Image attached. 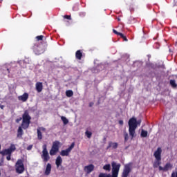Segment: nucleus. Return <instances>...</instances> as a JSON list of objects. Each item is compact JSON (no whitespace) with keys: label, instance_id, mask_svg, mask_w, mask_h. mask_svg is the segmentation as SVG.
Listing matches in <instances>:
<instances>
[{"label":"nucleus","instance_id":"obj_47","mask_svg":"<svg viewBox=\"0 0 177 177\" xmlns=\"http://www.w3.org/2000/svg\"><path fill=\"white\" fill-rule=\"evenodd\" d=\"M118 21H120V19H118Z\"/></svg>","mask_w":177,"mask_h":177},{"label":"nucleus","instance_id":"obj_12","mask_svg":"<svg viewBox=\"0 0 177 177\" xmlns=\"http://www.w3.org/2000/svg\"><path fill=\"white\" fill-rule=\"evenodd\" d=\"M51 171H52V165L50 163H48L46 167L44 174L46 176H48L51 174Z\"/></svg>","mask_w":177,"mask_h":177},{"label":"nucleus","instance_id":"obj_3","mask_svg":"<svg viewBox=\"0 0 177 177\" xmlns=\"http://www.w3.org/2000/svg\"><path fill=\"white\" fill-rule=\"evenodd\" d=\"M62 146V143L58 141L55 140L53 142V145L51 147V149L50 150V156H56L57 153L59 151V149Z\"/></svg>","mask_w":177,"mask_h":177},{"label":"nucleus","instance_id":"obj_15","mask_svg":"<svg viewBox=\"0 0 177 177\" xmlns=\"http://www.w3.org/2000/svg\"><path fill=\"white\" fill-rule=\"evenodd\" d=\"M155 158H156V160L153 163V167L154 168H157V167H158L160 164L161 158H160V156H155Z\"/></svg>","mask_w":177,"mask_h":177},{"label":"nucleus","instance_id":"obj_40","mask_svg":"<svg viewBox=\"0 0 177 177\" xmlns=\"http://www.w3.org/2000/svg\"><path fill=\"white\" fill-rule=\"evenodd\" d=\"M32 145H29L28 147H27V150H32Z\"/></svg>","mask_w":177,"mask_h":177},{"label":"nucleus","instance_id":"obj_10","mask_svg":"<svg viewBox=\"0 0 177 177\" xmlns=\"http://www.w3.org/2000/svg\"><path fill=\"white\" fill-rule=\"evenodd\" d=\"M46 132V129L44 127H38L37 129V139L38 140H41L43 139V135L42 132Z\"/></svg>","mask_w":177,"mask_h":177},{"label":"nucleus","instance_id":"obj_7","mask_svg":"<svg viewBox=\"0 0 177 177\" xmlns=\"http://www.w3.org/2000/svg\"><path fill=\"white\" fill-rule=\"evenodd\" d=\"M16 171L17 174H23L24 172V165L23 163V161L21 160H18L16 162Z\"/></svg>","mask_w":177,"mask_h":177},{"label":"nucleus","instance_id":"obj_2","mask_svg":"<svg viewBox=\"0 0 177 177\" xmlns=\"http://www.w3.org/2000/svg\"><path fill=\"white\" fill-rule=\"evenodd\" d=\"M32 117L30 115L28 110H25L22 115L21 127L23 129H28L30 125Z\"/></svg>","mask_w":177,"mask_h":177},{"label":"nucleus","instance_id":"obj_37","mask_svg":"<svg viewBox=\"0 0 177 177\" xmlns=\"http://www.w3.org/2000/svg\"><path fill=\"white\" fill-rule=\"evenodd\" d=\"M171 177H177V172L176 171H174L171 174Z\"/></svg>","mask_w":177,"mask_h":177},{"label":"nucleus","instance_id":"obj_8","mask_svg":"<svg viewBox=\"0 0 177 177\" xmlns=\"http://www.w3.org/2000/svg\"><path fill=\"white\" fill-rule=\"evenodd\" d=\"M131 169H132V164L129 163L124 165L123 172L122 174V177H128L129 175V172H131Z\"/></svg>","mask_w":177,"mask_h":177},{"label":"nucleus","instance_id":"obj_35","mask_svg":"<svg viewBox=\"0 0 177 177\" xmlns=\"http://www.w3.org/2000/svg\"><path fill=\"white\" fill-rule=\"evenodd\" d=\"M64 19H68V20H71V19H72L71 15H64Z\"/></svg>","mask_w":177,"mask_h":177},{"label":"nucleus","instance_id":"obj_27","mask_svg":"<svg viewBox=\"0 0 177 177\" xmlns=\"http://www.w3.org/2000/svg\"><path fill=\"white\" fill-rule=\"evenodd\" d=\"M23 132L24 131L22 129V127H19L17 131V136H22Z\"/></svg>","mask_w":177,"mask_h":177},{"label":"nucleus","instance_id":"obj_6","mask_svg":"<svg viewBox=\"0 0 177 177\" xmlns=\"http://www.w3.org/2000/svg\"><path fill=\"white\" fill-rule=\"evenodd\" d=\"M16 147L15 145H11L9 148L1 151V156H11L13 151H15Z\"/></svg>","mask_w":177,"mask_h":177},{"label":"nucleus","instance_id":"obj_14","mask_svg":"<svg viewBox=\"0 0 177 177\" xmlns=\"http://www.w3.org/2000/svg\"><path fill=\"white\" fill-rule=\"evenodd\" d=\"M172 165L170 163H167L164 167L161 166L159 167V171H169V169H171Z\"/></svg>","mask_w":177,"mask_h":177},{"label":"nucleus","instance_id":"obj_17","mask_svg":"<svg viewBox=\"0 0 177 177\" xmlns=\"http://www.w3.org/2000/svg\"><path fill=\"white\" fill-rule=\"evenodd\" d=\"M83 57V53L82 50H78L76 51L75 53V57L76 59L81 60L82 59Z\"/></svg>","mask_w":177,"mask_h":177},{"label":"nucleus","instance_id":"obj_26","mask_svg":"<svg viewBox=\"0 0 177 177\" xmlns=\"http://www.w3.org/2000/svg\"><path fill=\"white\" fill-rule=\"evenodd\" d=\"M169 84L171 86L172 88H176L177 84H176V81L174 80H171L169 81Z\"/></svg>","mask_w":177,"mask_h":177},{"label":"nucleus","instance_id":"obj_11","mask_svg":"<svg viewBox=\"0 0 177 177\" xmlns=\"http://www.w3.org/2000/svg\"><path fill=\"white\" fill-rule=\"evenodd\" d=\"M29 98V94L28 93H24L22 95L18 97V100L24 102H26Z\"/></svg>","mask_w":177,"mask_h":177},{"label":"nucleus","instance_id":"obj_44","mask_svg":"<svg viewBox=\"0 0 177 177\" xmlns=\"http://www.w3.org/2000/svg\"><path fill=\"white\" fill-rule=\"evenodd\" d=\"M4 107H5V106H4V105H0V108H1V109H4Z\"/></svg>","mask_w":177,"mask_h":177},{"label":"nucleus","instance_id":"obj_28","mask_svg":"<svg viewBox=\"0 0 177 177\" xmlns=\"http://www.w3.org/2000/svg\"><path fill=\"white\" fill-rule=\"evenodd\" d=\"M147 66L148 68H153V69H156V65H155V64H153V63H148V64H147Z\"/></svg>","mask_w":177,"mask_h":177},{"label":"nucleus","instance_id":"obj_31","mask_svg":"<svg viewBox=\"0 0 177 177\" xmlns=\"http://www.w3.org/2000/svg\"><path fill=\"white\" fill-rule=\"evenodd\" d=\"M110 168H111L110 164L105 165L103 167V169H104L105 171H110Z\"/></svg>","mask_w":177,"mask_h":177},{"label":"nucleus","instance_id":"obj_1","mask_svg":"<svg viewBox=\"0 0 177 177\" xmlns=\"http://www.w3.org/2000/svg\"><path fill=\"white\" fill-rule=\"evenodd\" d=\"M142 123V120H138L136 118L133 117L129 120V133L132 139L136 136V128L138 125H140Z\"/></svg>","mask_w":177,"mask_h":177},{"label":"nucleus","instance_id":"obj_20","mask_svg":"<svg viewBox=\"0 0 177 177\" xmlns=\"http://www.w3.org/2000/svg\"><path fill=\"white\" fill-rule=\"evenodd\" d=\"M63 162L62 158L60 156H58L56 159L55 164L57 165V168H59L60 165H62Z\"/></svg>","mask_w":177,"mask_h":177},{"label":"nucleus","instance_id":"obj_34","mask_svg":"<svg viewBox=\"0 0 177 177\" xmlns=\"http://www.w3.org/2000/svg\"><path fill=\"white\" fill-rule=\"evenodd\" d=\"M44 35H39V36L36 37L37 41L39 42V41L43 40V39H44Z\"/></svg>","mask_w":177,"mask_h":177},{"label":"nucleus","instance_id":"obj_32","mask_svg":"<svg viewBox=\"0 0 177 177\" xmlns=\"http://www.w3.org/2000/svg\"><path fill=\"white\" fill-rule=\"evenodd\" d=\"M124 141L127 142L128 140L129 139V136L128 135V133L124 132Z\"/></svg>","mask_w":177,"mask_h":177},{"label":"nucleus","instance_id":"obj_21","mask_svg":"<svg viewBox=\"0 0 177 177\" xmlns=\"http://www.w3.org/2000/svg\"><path fill=\"white\" fill-rule=\"evenodd\" d=\"M42 149H43V151H42L43 156H49L46 144L43 145Z\"/></svg>","mask_w":177,"mask_h":177},{"label":"nucleus","instance_id":"obj_42","mask_svg":"<svg viewBox=\"0 0 177 177\" xmlns=\"http://www.w3.org/2000/svg\"><path fill=\"white\" fill-rule=\"evenodd\" d=\"M120 125H124V121L123 120H119Z\"/></svg>","mask_w":177,"mask_h":177},{"label":"nucleus","instance_id":"obj_41","mask_svg":"<svg viewBox=\"0 0 177 177\" xmlns=\"http://www.w3.org/2000/svg\"><path fill=\"white\" fill-rule=\"evenodd\" d=\"M6 160H8V161H10L11 160V156H6Z\"/></svg>","mask_w":177,"mask_h":177},{"label":"nucleus","instance_id":"obj_33","mask_svg":"<svg viewBox=\"0 0 177 177\" xmlns=\"http://www.w3.org/2000/svg\"><path fill=\"white\" fill-rule=\"evenodd\" d=\"M99 177H113V176H111V175H110V174H106L101 173L99 175Z\"/></svg>","mask_w":177,"mask_h":177},{"label":"nucleus","instance_id":"obj_9","mask_svg":"<svg viewBox=\"0 0 177 177\" xmlns=\"http://www.w3.org/2000/svg\"><path fill=\"white\" fill-rule=\"evenodd\" d=\"M75 146V142H72L71 146L66 149V150H62L60 153L61 156H69V153H71V151L73 150V149H74Z\"/></svg>","mask_w":177,"mask_h":177},{"label":"nucleus","instance_id":"obj_4","mask_svg":"<svg viewBox=\"0 0 177 177\" xmlns=\"http://www.w3.org/2000/svg\"><path fill=\"white\" fill-rule=\"evenodd\" d=\"M32 50H33L34 53L37 55H39L45 52L44 45L42 44H39V42H38V41H36L34 44Z\"/></svg>","mask_w":177,"mask_h":177},{"label":"nucleus","instance_id":"obj_5","mask_svg":"<svg viewBox=\"0 0 177 177\" xmlns=\"http://www.w3.org/2000/svg\"><path fill=\"white\" fill-rule=\"evenodd\" d=\"M112 177H118V172H120V168H121V164L117 162H112Z\"/></svg>","mask_w":177,"mask_h":177},{"label":"nucleus","instance_id":"obj_36","mask_svg":"<svg viewBox=\"0 0 177 177\" xmlns=\"http://www.w3.org/2000/svg\"><path fill=\"white\" fill-rule=\"evenodd\" d=\"M156 68H165V65L162 64L161 65H156Z\"/></svg>","mask_w":177,"mask_h":177},{"label":"nucleus","instance_id":"obj_13","mask_svg":"<svg viewBox=\"0 0 177 177\" xmlns=\"http://www.w3.org/2000/svg\"><path fill=\"white\" fill-rule=\"evenodd\" d=\"M95 169V166L93 165H89L86 167H84V171L86 172V174H91L92 171Z\"/></svg>","mask_w":177,"mask_h":177},{"label":"nucleus","instance_id":"obj_45","mask_svg":"<svg viewBox=\"0 0 177 177\" xmlns=\"http://www.w3.org/2000/svg\"><path fill=\"white\" fill-rule=\"evenodd\" d=\"M1 149V145H0V149ZM0 154H1V151H0Z\"/></svg>","mask_w":177,"mask_h":177},{"label":"nucleus","instance_id":"obj_29","mask_svg":"<svg viewBox=\"0 0 177 177\" xmlns=\"http://www.w3.org/2000/svg\"><path fill=\"white\" fill-rule=\"evenodd\" d=\"M42 160L44 162H47V161H49V160H50V156H43Z\"/></svg>","mask_w":177,"mask_h":177},{"label":"nucleus","instance_id":"obj_16","mask_svg":"<svg viewBox=\"0 0 177 177\" xmlns=\"http://www.w3.org/2000/svg\"><path fill=\"white\" fill-rule=\"evenodd\" d=\"M36 90L38 93H41L43 91V83L37 82L36 83Z\"/></svg>","mask_w":177,"mask_h":177},{"label":"nucleus","instance_id":"obj_25","mask_svg":"<svg viewBox=\"0 0 177 177\" xmlns=\"http://www.w3.org/2000/svg\"><path fill=\"white\" fill-rule=\"evenodd\" d=\"M162 149L160 147H158L157 150L154 152L153 156H161Z\"/></svg>","mask_w":177,"mask_h":177},{"label":"nucleus","instance_id":"obj_38","mask_svg":"<svg viewBox=\"0 0 177 177\" xmlns=\"http://www.w3.org/2000/svg\"><path fill=\"white\" fill-rule=\"evenodd\" d=\"M22 119H23L22 118L16 119V122H17V124H19V123L20 122V121H21Z\"/></svg>","mask_w":177,"mask_h":177},{"label":"nucleus","instance_id":"obj_24","mask_svg":"<svg viewBox=\"0 0 177 177\" xmlns=\"http://www.w3.org/2000/svg\"><path fill=\"white\" fill-rule=\"evenodd\" d=\"M74 95V92L71 90H68L66 91V95L68 97H72Z\"/></svg>","mask_w":177,"mask_h":177},{"label":"nucleus","instance_id":"obj_46","mask_svg":"<svg viewBox=\"0 0 177 177\" xmlns=\"http://www.w3.org/2000/svg\"><path fill=\"white\" fill-rule=\"evenodd\" d=\"M1 176V172L0 171V176Z\"/></svg>","mask_w":177,"mask_h":177},{"label":"nucleus","instance_id":"obj_23","mask_svg":"<svg viewBox=\"0 0 177 177\" xmlns=\"http://www.w3.org/2000/svg\"><path fill=\"white\" fill-rule=\"evenodd\" d=\"M148 133H149L147 132V131H145L144 129H142L141 131L140 136H141V138H147Z\"/></svg>","mask_w":177,"mask_h":177},{"label":"nucleus","instance_id":"obj_39","mask_svg":"<svg viewBox=\"0 0 177 177\" xmlns=\"http://www.w3.org/2000/svg\"><path fill=\"white\" fill-rule=\"evenodd\" d=\"M80 17H85V16H86V13H84V12H80Z\"/></svg>","mask_w":177,"mask_h":177},{"label":"nucleus","instance_id":"obj_18","mask_svg":"<svg viewBox=\"0 0 177 177\" xmlns=\"http://www.w3.org/2000/svg\"><path fill=\"white\" fill-rule=\"evenodd\" d=\"M113 32L116 34L117 35H120V37L122 38L124 41H128V39L125 35H124V34L117 32V30H115V29L113 30Z\"/></svg>","mask_w":177,"mask_h":177},{"label":"nucleus","instance_id":"obj_30","mask_svg":"<svg viewBox=\"0 0 177 177\" xmlns=\"http://www.w3.org/2000/svg\"><path fill=\"white\" fill-rule=\"evenodd\" d=\"M85 135L87 136L88 139H91V138H92V132L91 131H86L85 132Z\"/></svg>","mask_w":177,"mask_h":177},{"label":"nucleus","instance_id":"obj_19","mask_svg":"<svg viewBox=\"0 0 177 177\" xmlns=\"http://www.w3.org/2000/svg\"><path fill=\"white\" fill-rule=\"evenodd\" d=\"M117 147H118V143L110 142H109L107 149H117Z\"/></svg>","mask_w":177,"mask_h":177},{"label":"nucleus","instance_id":"obj_43","mask_svg":"<svg viewBox=\"0 0 177 177\" xmlns=\"http://www.w3.org/2000/svg\"><path fill=\"white\" fill-rule=\"evenodd\" d=\"M93 106V102H90V103H89V106H90V107H92Z\"/></svg>","mask_w":177,"mask_h":177},{"label":"nucleus","instance_id":"obj_22","mask_svg":"<svg viewBox=\"0 0 177 177\" xmlns=\"http://www.w3.org/2000/svg\"><path fill=\"white\" fill-rule=\"evenodd\" d=\"M61 120H62L63 124H64V125H67V124H68V122H69V120H68L67 119V118L65 117V116H62V117H61Z\"/></svg>","mask_w":177,"mask_h":177}]
</instances>
